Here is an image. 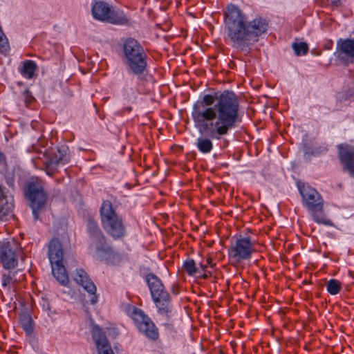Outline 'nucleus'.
Returning <instances> with one entry per match:
<instances>
[{
    "instance_id": "obj_1",
    "label": "nucleus",
    "mask_w": 354,
    "mask_h": 354,
    "mask_svg": "<svg viewBox=\"0 0 354 354\" xmlns=\"http://www.w3.org/2000/svg\"><path fill=\"white\" fill-rule=\"evenodd\" d=\"M239 106L237 95L229 90L206 94L194 104L192 116L194 127L207 136L196 140L200 152L209 153L213 149L212 140H221L238 127L241 122Z\"/></svg>"
},
{
    "instance_id": "obj_2",
    "label": "nucleus",
    "mask_w": 354,
    "mask_h": 354,
    "mask_svg": "<svg viewBox=\"0 0 354 354\" xmlns=\"http://www.w3.org/2000/svg\"><path fill=\"white\" fill-rule=\"evenodd\" d=\"M227 35L233 46L248 47L252 39L266 33L269 21L260 16L248 21L246 14L233 3L228 4L223 12Z\"/></svg>"
},
{
    "instance_id": "obj_3",
    "label": "nucleus",
    "mask_w": 354,
    "mask_h": 354,
    "mask_svg": "<svg viewBox=\"0 0 354 354\" xmlns=\"http://www.w3.org/2000/svg\"><path fill=\"white\" fill-rule=\"evenodd\" d=\"M301 196V203L309 212L312 219L317 223L327 225L324 207V200L322 196L314 187L301 182L297 183Z\"/></svg>"
},
{
    "instance_id": "obj_4",
    "label": "nucleus",
    "mask_w": 354,
    "mask_h": 354,
    "mask_svg": "<svg viewBox=\"0 0 354 354\" xmlns=\"http://www.w3.org/2000/svg\"><path fill=\"white\" fill-rule=\"evenodd\" d=\"M102 227L114 240H121L127 234L126 226L122 216L119 215L109 201H104L100 209Z\"/></svg>"
},
{
    "instance_id": "obj_5",
    "label": "nucleus",
    "mask_w": 354,
    "mask_h": 354,
    "mask_svg": "<svg viewBox=\"0 0 354 354\" xmlns=\"http://www.w3.org/2000/svg\"><path fill=\"white\" fill-rule=\"evenodd\" d=\"M123 53L125 64L130 73L140 77L147 71V55L140 44L133 38L124 42Z\"/></svg>"
},
{
    "instance_id": "obj_6",
    "label": "nucleus",
    "mask_w": 354,
    "mask_h": 354,
    "mask_svg": "<svg viewBox=\"0 0 354 354\" xmlns=\"http://www.w3.org/2000/svg\"><path fill=\"white\" fill-rule=\"evenodd\" d=\"M145 279L158 313L162 315L169 317V314L171 311V297L162 281L152 273L146 274Z\"/></svg>"
},
{
    "instance_id": "obj_7",
    "label": "nucleus",
    "mask_w": 354,
    "mask_h": 354,
    "mask_svg": "<svg viewBox=\"0 0 354 354\" xmlns=\"http://www.w3.org/2000/svg\"><path fill=\"white\" fill-rule=\"evenodd\" d=\"M126 312L141 333L152 340L158 339L159 332L158 328L151 319L142 310L134 306L129 305L126 308Z\"/></svg>"
},
{
    "instance_id": "obj_8",
    "label": "nucleus",
    "mask_w": 354,
    "mask_h": 354,
    "mask_svg": "<svg viewBox=\"0 0 354 354\" xmlns=\"http://www.w3.org/2000/svg\"><path fill=\"white\" fill-rule=\"evenodd\" d=\"M91 12L93 18L100 21L115 25H125L129 23V19L122 10L115 9L106 2L96 1L92 6Z\"/></svg>"
},
{
    "instance_id": "obj_9",
    "label": "nucleus",
    "mask_w": 354,
    "mask_h": 354,
    "mask_svg": "<svg viewBox=\"0 0 354 354\" xmlns=\"http://www.w3.org/2000/svg\"><path fill=\"white\" fill-rule=\"evenodd\" d=\"M24 193L30 201L33 217L35 220H37L40 211L45 208L48 198L47 194L44 192L42 184L39 181L28 182Z\"/></svg>"
},
{
    "instance_id": "obj_10",
    "label": "nucleus",
    "mask_w": 354,
    "mask_h": 354,
    "mask_svg": "<svg viewBox=\"0 0 354 354\" xmlns=\"http://www.w3.org/2000/svg\"><path fill=\"white\" fill-rule=\"evenodd\" d=\"M255 250L254 244L251 239L240 235L228 248V257L231 262L239 263L242 261L250 259Z\"/></svg>"
},
{
    "instance_id": "obj_11",
    "label": "nucleus",
    "mask_w": 354,
    "mask_h": 354,
    "mask_svg": "<svg viewBox=\"0 0 354 354\" xmlns=\"http://www.w3.org/2000/svg\"><path fill=\"white\" fill-rule=\"evenodd\" d=\"M87 232L90 239V248H94L97 254L103 256L112 252V248L107 245L106 238L95 221L91 218L88 220Z\"/></svg>"
},
{
    "instance_id": "obj_12",
    "label": "nucleus",
    "mask_w": 354,
    "mask_h": 354,
    "mask_svg": "<svg viewBox=\"0 0 354 354\" xmlns=\"http://www.w3.org/2000/svg\"><path fill=\"white\" fill-rule=\"evenodd\" d=\"M71 160L69 149L66 146H61L53 151L45 162V171L46 174L53 176L57 171L59 165H64Z\"/></svg>"
},
{
    "instance_id": "obj_13",
    "label": "nucleus",
    "mask_w": 354,
    "mask_h": 354,
    "mask_svg": "<svg viewBox=\"0 0 354 354\" xmlns=\"http://www.w3.org/2000/svg\"><path fill=\"white\" fill-rule=\"evenodd\" d=\"M18 245L15 242H2L0 243V262L3 268H15L18 263L17 251Z\"/></svg>"
},
{
    "instance_id": "obj_14",
    "label": "nucleus",
    "mask_w": 354,
    "mask_h": 354,
    "mask_svg": "<svg viewBox=\"0 0 354 354\" xmlns=\"http://www.w3.org/2000/svg\"><path fill=\"white\" fill-rule=\"evenodd\" d=\"M73 280L90 295H91V303L95 304L97 301L95 295L97 288L93 281L90 279L87 272L82 268H77L73 273Z\"/></svg>"
},
{
    "instance_id": "obj_15",
    "label": "nucleus",
    "mask_w": 354,
    "mask_h": 354,
    "mask_svg": "<svg viewBox=\"0 0 354 354\" xmlns=\"http://www.w3.org/2000/svg\"><path fill=\"white\" fill-rule=\"evenodd\" d=\"M336 53L338 59L346 65L354 63V39H339Z\"/></svg>"
},
{
    "instance_id": "obj_16",
    "label": "nucleus",
    "mask_w": 354,
    "mask_h": 354,
    "mask_svg": "<svg viewBox=\"0 0 354 354\" xmlns=\"http://www.w3.org/2000/svg\"><path fill=\"white\" fill-rule=\"evenodd\" d=\"M339 158L346 170L354 178V147L340 145L339 147Z\"/></svg>"
},
{
    "instance_id": "obj_17",
    "label": "nucleus",
    "mask_w": 354,
    "mask_h": 354,
    "mask_svg": "<svg viewBox=\"0 0 354 354\" xmlns=\"http://www.w3.org/2000/svg\"><path fill=\"white\" fill-rule=\"evenodd\" d=\"M48 255L51 265L63 263L64 252L58 239H52L49 242Z\"/></svg>"
},
{
    "instance_id": "obj_18",
    "label": "nucleus",
    "mask_w": 354,
    "mask_h": 354,
    "mask_svg": "<svg viewBox=\"0 0 354 354\" xmlns=\"http://www.w3.org/2000/svg\"><path fill=\"white\" fill-rule=\"evenodd\" d=\"M24 278V274L20 270L16 271L6 270L1 276L2 286L8 290L12 288H15V285L22 281Z\"/></svg>"
},
{
    "instance_id": "obj_19",
    "label": "nucleus",
    "mask_w": 354,
    "mask_h": 354,
    "mask_svg": "<svg viewBox=\"0 0 354 354\" xmlns=\"http://www.w3.org/2000/svg\"><path fill=\"white\" fill-rule=\"evenodd\" d=\"M93 337L96 344L98 354H114L106 337L102 333L100 329H95Z\"/></svg>"
},
{
    "instance_id": "obj_20",
    "label": "nucleus",
    "mask_w": 354,
    "mask_h": 354,
    "mask_svg": "<svg viewBox=\"0 0 354 354\" xmlns=\"http://www.w3.org/2000/svg\"><path fill=\"white\" fill-rule=\"evenodd\" d=\"M52 273L57 281L62 286H66L69 282L68 275L63 263L51 265Z\"/></svg>"
},
{
    "instance_id": "obj_21",
    "label": "nucleus",
    "mask_w": 354,
    "mask_h": 354,
    "mask_svg": "<svg viewBox=\"0 0 354 354\" xmlns=\"http://www.w3.org/2000/svg\"><path fill=\"white\" fill-rule=\"evenodd\" d=\"M37 68V64L34 61L26 60L23 62V66L19 71L23 77L31 79L34 77Z\"/></svg>"
},
{
    "instance_id": "obj_22",
    "label": "nucleus",
    "mask_w": 354,
    "mask_h": 354,
    "mask_svg": "<svg viewBox=\"0 0 354 354\" xmlns=\"http://www.w3.org/2000/svg\"><path fill=\"white\" fill-rule=\"evenodd\" d=\"M19 324L27 335H31L33 332V321L28 314H23L19 317Z\"/></svg>"
},
{
    "instance_id": "obj_23",
    "label": "nucleus",
    "mask_w": 354,
    "mask_h": 354,
    "mask_svg": "<svg viewBox=\"0 0 354 354\" xmlns=\"http://www.w3.org/2000/svg\"><path fill=\"white\" fill-rule=\"evenodd\" d=\"M326 289L330 295H335L342 290V284L338 280L332 279L327 282Z\"/></svg>"
},
{
    "instance_id": "obj_24",
    "label": "nucleus",
    "mask_w": 354,
    "mask_h": 354,
    "mask_svg": "<svg viewBox=\"0 0 354 354\" xmlns=\"http://www.w3.org/2000/svg\"><path fill=\"white\" fill-rule=\"evenodd\" d=\"M183 269L190 276L196 274L198 272V268L194 259H189L184 261Z\"/></svg>"
},
{
    "instance_id": "obj_25",
    "label": "nucleus",
    "mask_w": 354,
    "mask_h": 354,
    "mask_svg": "<svg viewBox=\"0 0 354 354\" xmlns=\"http://www.w3.org/2000/svg\"><path fill=\"white\" fill-rule=\"evenodd\" d=\"M292 46L297 56L305 55L308 51V46L305 42L293 43Z\"/></svg>"
},
{
    "instance_id": "obj_26",
    "label": "nucleus",
    "mask_w": 354,
    "mask_h": 354,
    "mask_svg": "<svg viewBox=\"0 0 354 354\" xmlns=\"http://www.w3.org/2000/svg\"><path fill=\"white\" fill-rule=\"evenodd\" d=\"M23 95L27 106L32 103V102H33L35 100L34 97L31 95V93L28 90L24 91Z\"/></svg>"
},
{
    "instance_id": "obj_27",
    "label": "nucleus",
    "mask_w": 354,
    "mask_h": 354,
    "mask_svg": "<svg viewBox=\"0 0 354 354\" xmlns=\"http://www.w3.org/2000/svg\"><path fill=\"white\" fill-rule=\"evenodd\" d=\"M207 266H209L211 268H212L214 266V264L212 263V259L209 257L206 260V264L203 265V264H201V268L203 269V270H205V268L207 267Z\"/></svg>"
},
{
    "instance_id": "obj_28",
    "label": "nucleus",
    "mask_w": 354,
    "mask_h": 354,
    "mask_svg": "<svg viewBox=\"0 0 354 354\" xmlns=\"http://www.w3.org/2000/svg\"><path fill=\"white\" fill-rule=\"evenodd\" d=\"M332 6L339 7L342 5V0H330Z\"/></svg>"
},
{
    "instance_id": "obj_29",
    "label": "nucleus",
    "mask_w": 354,
    "mask_h": 354,
    "mask_svg": "<svg viewBox=\"0 0 354 354\" xmlns=\"http://www.w3.org/2000/svg\"><path fill=\"white\" fill-rule=\"evenodd\" d=\"M202 277L203 279H207L208 277V275L206 274V273H204L203 275H202Z\"/></svg>"
},
{
    "instance_id": "obj_30",
    "label": "nucleus",
    "mask_w": 354,
    "mask_h": 354,
    "mask_svg": "<svg viewBox=\"0 0 354 354\" xmlns=\"http://www.w3.org/2000/svg\"><path fill=\"white\" fill-rule=\"evenodd\" d=\"M127 111H131V107H128V108L127 109Z\"/></svg>"
}]
</instances>
